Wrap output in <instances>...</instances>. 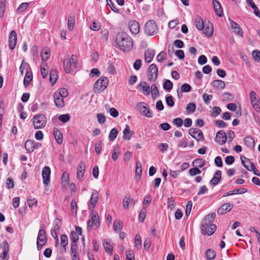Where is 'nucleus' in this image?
<instances>
[{"label": "nucleus", "instance_id": "nucleus-4", "mask_svg": "<svg viewBox=\"0 0 260 260\" xmlns=\"http://www.w3.org/2000/svg\"><path fill=\"white\" fill-rule=\"evenodd\" d=\"M109 83V80L107 77H101L95 83L94 85V91L98 92L105 90Z\"/></svg>", "mask_w": 260, "mask_h": 260}, {"label": "nucleus", "instance_id": "nucleus-13", "mask_svg": "<svg viewBox=\"0 0 260 260\" xmlns=\"http://www.w3.org/2000/svg\"><path fill=\"white\" fill-rule=\"evenodd\" d=\"M135 203V200L131 198L129 194H126L124 196L123 200L122 206L125 210H127L129 207L133 208Z\"/></svg>", "mask_w": 260, "mask_h": 260}, {"label": "nucleus", "instance_id": "nucleus-6", "mask_svg": "<svg viewBox=\"0 0 260 260\" xmlns=\"http://www.w3.org/2000/svg\"><path fill=\"white\" fill-rule=\"evenodd\" d=\"M91 217V219L87 222V229L88 231L92 230L94 225L96 228H99L100 226V218L96 211H92Z\"/></svg>", "mask_w": 260, "mask_h": 260}, {"label": "nucleus", "instance_id": "nucleus-55", "mask_svg": "<svg viewBox=\"0 0 260 260\" xmlns=\"http://www.w3.org/2000/svg\"><path fill=\"white\" fill-rule=\"evenodd\" d=\"M201 173V171L197 167L191 168L189 170V174L191 176H194L196 175Z\"/></svg>", "mask_w": 260, "mask_h": 260}, {"label": "nucleus", "instance_id": "nucleus-48", "mask_svg": "<svg viewBox=\"0 0 260 260\" xmlns=\"http://www.w3.org/2000/svg\"><path fill=\"white\" fill-rule=\"evenodd\" d=\"M151 93L153 98H154L159 95V91L157 87L155 84H153L151 85Z\"/></svg>", "mask_w": 260, "mask_h": 260}, {"label": "nucleus", "instance_id": "nucleus-29", "mask_svg": "<svg viewBox=\"0 0 260 260\" xmlns=\"http://www.w3.org/2000/svg\"><path fill=\"white\" fill-rule=\"evenodd\" d=\"M204 28V34L208 37H211L213 35L214 31L213 25L211 23H209L205 25Z\"/></svg>", "mask_w": 260, "mask_h": 260}, {"label": "nucleus", "instance_id": "nucleus-57", "mask_svg": "<svg viewBox=\"0 0 260 260\" xmlns=\"http://www.w3.org/2000/svg\"><path fill=\"white\" fill-rule=\"evenodd\" d=\"M196 109V105L194 103H190L187 104L186 110L191 113H193Z\"/></svg>", "mask_w": 260, "mask_h": 260}, {"label": "nucleus", "instance_id": "nucleus-24", "mask_svg": "<svg viewBox=\"0 0 260 260\" xmlns=\"http://www.w3.org/2000/svg\"><path fill=\"white\" fill-rule=\"evenodd\" d=\"M233 205L230 203L223 204L218 210L217 213L219 215H223L228 212L231 211L233 208Z\"/></svg>", "mask_w": 260, "mask_h": 260}, {"label": "nucleus", "instance_id": "nucleus-32", "mask_svg": "<svg viewBox=\"0 0 260 260\" xmlns=\"http://www.w3.org/2000/svg\"><path fill=\"white\" fill-rule=\"evenodd\" d=\"M25 148L28 152H33L35 148L34 142L30 140H27L25 143Z\"/></svg>", "mask_w": 260, "mask_h": 260}, {"label": "nucleus", "instance_id": "nucleus-23", "mask_svg": "<svg viewBox=\"0 0 260 260\" xmlns=\"http://www.w3.org/2000/svg\"><path fill=\"white\" fill-rule=\"evenodd\" d=\"M54 101L55 105L59 108H62L64 106L63 98L59 93H54Z\"/></svg>", "mask_w": 260, "mask_h": 260}, {"label": "nucleus", "instance_id": "nucleus-50", "mask_svg": "<svg viewBox=\"0 0 260 260\" xmlns=\"http://www.w3.org/2000/svg\"><path fill=\"white\" fill-rule=\"evenodd\" d=\"M173 83L169 80H166L164 84L163 88L166 90H170L173 88Z\"/></svg>", "mask_w": 260, "mask_h": 260}, {"label": "nucleus", "instance_id": "nucleus-12", "mask_svg": "<svg viewBox=\"0 0 260 260\" xmlns=\"http://www.w3.org/2000/svg\"><path fill=\"white\" fill-rule=\"evenodd\" d=\"M51 170L48 166H45L42 170V176L43 183L45 186H48L50 183Z\"/></svg>", "mask_w": 260, "mask_h": 260}, {"label": "nucleus", "instance_id": "nucleus-10", "mask_svg": "<svg viewBox=\"0 0 260 260\" xmlns=\"http://www.w3.org/2000/svg\"><path fill=\"white\" fill-rule=\"evenodd\" d=\"M158 76V69L154 64H151L148 69V79L149 81H155Z\"/></svg>", "mask_w": 260, "mask_h": 260}, {"label": "nucleus", "instance_id": "nucleus-7", "mask_svg": "<svg viewBox=\"0 0 260 260\" xmlns=\"http://www.w3.org/2000/svg\"><path fill=\"white\" fill-rule=\"evenodd\" d=\"M46 118L43 114L36 115L33 118V124L35 129H40L46 125Z\"/></svg>", "mask_w": 260, "mask_h": 260}, {"label": "nucleus", "instance_id": "nucleus-39", "mask_svg": "<svg viewBox=\"0 0 260 260\" xmlns=\"http://www.w3.org/2000/svg\"><path fill=\"white\" fill-rule=\"evenodd\" d=\"M50 55V51L48 48H44L43 49L41 52V58L43 60H47L49 58Z\"/></svg>", "mask_w": 260, "mask_h": 260}, {"label": "nucleus", "instance_id": "nucleus-36", "mask_svg": "<svg viewBox=\"0 0 260 260\" xmlns=\"http://www.w3.org/2000/svg\"><path fill=\"white\" fill-rule=\"evenodd\" d=\"M103 246L106 251L110 253H112L113 251V248L111 243V241L109 239L104 240Z\"/></svg>", "mask_w": 260, "mask_h": 260}, {"label": "nucleus", "instance_id": "nucleus-30", "mask_svg": "<svg viewBox=\"0 0 260 260\" xmlns=\"http://www.w3.org/2000/svg\"><path fill=\"white\" fill-rule=\"evenodd\" d=\"M212 2L216 14L218 16L221 17L223 15V13L220 4L217 0H213Z\"/></svg>", "mask_w": 260, "mask_h": 260}, {"label": "nucleus", "instance_id": "nucleus-20", "mask_svg": "<svg viewBox=\"0 0 260 260\" xmlns=\"http://www.w3.org/2000/svg\"><path fill=\"white\" fill-rule=\"evenodd\" d=\"M85 169V163L83 161H80L78 166L77 170V178L79 180H81L83 177Z\"/></svg>", "mask_w": 260, "mask_h": 260}, {"label": "nucleus", "instance_id": "nucleus-34", "mask_svg": "<svg viewBox=\"0 0 260 260\" xmlns=\"http://www.w3.org/2000/svg\"><path fill=\"white\" fill-rule=\"evenodd\" d=\"M123 138L124 139L129 140L132 136L133 134V133L130 131L129 126L128 125H126L125 129L123 132Z\"/></svg>", "mask_w": 260, "mask_h": 260}, {"label": "nucleus", "instance_id": "nucleus-25", "mask_svg": "<svg viewBox=\"0 0 260 260\" xmlns=\"http://www.w3.org/2000/svg\"><path fill=\"white\" fill-rule=\"evenodd\" d=\"M221 178V172L220 170H217L214 173L213 177L210 180V183L212 185H216L220 182Z\"/></svg>", "mask_w": 260, "mask_h": 260}, {"label": "nucleus", "instance_id": "nucleus-17", "mask_svg": "<svg viewBox=\"0 0 260 260\" xmlns=\"http://www.w3.org/2000/svg\"><path fill=\"white\" fill-rule=\"evenodd\" d=\"M99 200V193L98 191L94 190L92 191L90 203L88 205V209L89 210H93V208H94L96 203L98 202Z\"/></svg>", "mask_w": 260, "mask_h": 260}, {"label": "nucleus", "instance_id": "nucleus-28", "mask_svg": "<svg viewBox=\"0 0 260 260\" xmlns=\"http://www.w3.org/2000/svg\"><path fill=\"white\" fill-rule=\"evenodd\" d=\"M155 55V51L152 49H148L145 53V59L147 62H150L153 59Z\"/></svg>", "mask_w": 260, "mask_h": 260}, {"label": "nucleus", "instance_id": "nucleus-35", "mask_svg": "<svg viewBox=\"0 0 260 260\" xmlns=\"http://www.w3.org/2000/svg\"><path fill=\"white\" fill-rule=\"evenodd\" d=\"M57 72L55 69L52 68L49 75L50 81L53 85L56 82L57 79Z\"/></svg>", "mask_w": 260, "mask_h": 260}, {"label": "nucleus", "instance_id": "nucleus-19", "mask_svg": "<svg viewBox=\"0 0 260 260\" xmlns=\"http://www.w3.org/2000/svg\"><path fill=\"white\" fill-rule=\"evenodd\" d=\"M231 28L233 29L234 33L241 37H243V32L240 25L235 21L230 19Z\"/></svg>", "mask_w": 260, "mask_h": 260}, {"label": "nucleus", "instance_id": "nucleus-15", "mask_svg": "<svg viewBox=\"0 0 260 260\" xmlns=\"http://www.w3.org/2000/svg\"><path fill=\"white\" fill-rule=\"evenodd\" d=\"M215 217V214L214 213H211L206 215L204 219L202 221V226H203V230H205V227L207 228V226L210 224H213L212 223L214 218Z\"/></svg>", "mask_w": 260, "mask_h": 260}, {"label": "nucleus", "instance_id": "nucleus-8", "mask_svg": "<svg viewBox=\"0 0 260 260\" xmlns=\"http://www.w3.org/2000/svg\"><path fill=\"white\" fill-rule=\"evenodd\" d=\"M242 165L248 171H253V173L258 176H260L259 171L256 169L254 164L251 162L249 159L246 157H241Z\"/></svg>", "mask_w": 260, "mask_h": 260}, {"label": "nucleus", "instance_id": "nucleus-49", "mask_svg": "<svg viewBox=\"0 0 260 260\" xmlns=\"http://www.w3.org/2000/svg\"><path fill=\"white\" fill-rule=\"evenodd\" d=\"M19 69L21 75H23L25 70H26V71H28V70L29 69V65L28 63L25 62L23 60L21 64Z\"/></svg>", "mask_w": 260, "mask_h": 260}, {"label": "nucleus", "instance_id": "nucleus-47", "mask_svg": "<svg viewBox=\"0 0 260 260\" xmlns=\"http://www.w3.org/2000/svg\"><path fill=\"white\" fill-rule=\"evenodd\" d=\"M114 231H121L122 229V222L120 220H116L113 223Z\"/></svg>", "mask_w": 260, "mask_h": 260}, {"label": "nucleus", "instance_id": "nucleus-18", "mask_svg": "<svg viewBox=\"0 0 260 260\" xmlns=\"http://www.w3.org/2000/svg\"><path fill=\"white\" fill-rule=\"evenodd\" d=\"M17 34L15 30H12L9 36V47L13 50L15 48L17 43Z\"/></svg>", "mask_w": 260, "mask_h": 260}, {"label": "nucleus", "instance_id": "nucleus-62", "mask_svg": "<svg viewBox=\"0 0 260 260\" xmlns=\"http://www.w3.org/2000/svg\"><path fill=\"white\" fill-rule=\"evenodd\" d=\"M126 257L127 260H135L134 252L132 250H128L126 252Z\"/></svg>", "mask_w": 260, "mask_h": 260}, {"label": "nucleus", "instance_id": "nucleus-11", "mask_svg": "<svg viewBox=\"0 0 260 260\" xmlns=\"http://www.w3.org/2000/svg\"><path fill=\"white\" fill-rule=\"evenodd\" d=\"M250 103L254 110L257 111L260 109V101L258 98L254 91H251L249 93Z\"/></svg>", "mask_w": 260, "mask_h": 260}, {"label": "nucleus", "instance_id": "nucleus-59", "mask_svg": "<svg viewBox=\"0 0 260 260\" xmlns=\"http://www.w3.org/2000/svg\"><path fill=\"white\" fill-rule=\"evenodd\" d=\"M191 89V87L190 85L187 83H184L182 84L181 86V91L182 92H189Z\"/></svg>", "mask_w": 260, "mask_h": 260}, {"label": "nucleus", "instance_id": "nucleus-22", "mask_svg": "<svg viewBox=\"0 0 260 260\" xmlns=\"http://www.w3.org/2000/svg\"><path fill=\"white\" fill-rule=\"evenodd\" d=\"M129 28L132 34L137 35L140 31L139 23L135 20L131 21L129 22Z\"/></svg>", "mask_w": 260, "mask_h": 260}, {"label": "nucleus", "instance_id": "nucleus-38", "mask_svg": "<svg viewBox=\"0 0 260 260\" xmlns=\"http://www.w3.org/2000/svg\"><path fill=\"white\" fill-rule=\"evenodd\" d=\"M244 143L246 145L250 148H253L254 146V140L250 136L246 137L244 140Z\"/></svg>", "mask_w": 260, "mask_h": 260}, {"label": "nucleus", "instance_id": "nucleus-64", "mask_svg": "<svg viewBox=\"0 0 260 260\" xmlns=\"http://www.w3.org/2000/svg\"><path fill=\"white\" fill-rule=\"evenodd\" d=\"M252 55L255 61H259L260 60V51L258 50H254L252 52Z\"/></svg>", "mask_w": 260, "mask_h": 260}, {"label": "nucleus", "instance_id": "nucleus-33", "mask_svg": "<svg viewBox=\"0 0 260 260\" xmlns=\"http://www.w3.org/2000/svg\"><path fill=\"white\" fill-rule=\"evenodd\" d=\"M139 86L142 89L143 93L148 95L150 93V87L147 83L146 82H141L139 84Z\"/></svg>", "mask_w": 260, "mask_h": 260}, {"label": "nucleus", "instance_id": "nucleus-5", "mask_svg": "<svg viewBox=\"0 0 260 260\" xmlns=\"http://www.w3.org/2000/svg\"><path fill=\"white\" fill-rule=\"evenodd\" d=\"M47 242L46 233L44 230L40 229L37 239V247L38 251H40Z\"/></svg>", "mask_w": 260, "mask_h": 260}, {"label": "nucleus", "instance_id": "nucleus-1", "mask_svg": "<svg viewBox=\"0 0 260 260\" xmlns=\"http://www.w3.org/2000/svg\"><path fill=\"white\" fill-rule=\"evenodd\" d=\"M116 43L120 50L125 52L131 50L133 46V40L125 32H120L117 34Z\"/></svg>", "mask_w": 260, "mask_h": 260}, {"label": "nucleus", "instance_id": "nucleus-60", "mask_svg": "<svg viewBox=\"0 0 260 260\" xmlns=\"http://www.w3.org/2000/svg\"><path fill=\"white\" fill-rule=\"evenodd\" d=\"M53 225V229H54V231L59 230L61 225V221L58 218H56L54 220Z\"/></svg>", "mask_w": 260, "mask_h": 260}, {"label": "nucleus", "instance_id": "nucleus-27", "mask_svg": "<svg viewBox=\"0 0 260 260\" xmlns=\"http://www.w3.org/2000/svg\"><path fill=\"white\" fill-rule=\"evenodd\" d=\"M194 24L199 30H202L205 27V24L203 19L200 16H196L194 18Z\"/></svg>", "mask_w": 260, "mask_h": 260}, {"label": "nucleus", "instance_id": "nucleus-45", "mask_svg": "<svg viewBox=\"0 0 260 260\" xmlns=\"http://www.w3.org/2000/svg\"><path fill=\"white\" fill-rule=\"evenodd\" d=\"M118 134V131L117 129L113 128H112L109 135L108 138L110 141H113L117 137Z\"/></svg>", "mask_w": 260, "mask_h": 260}, {"label": "nucleus", "instance_id": "nucleus-51", "mask_svg": "<svg viewBox=\"0 0 260 260\" xmlns=\"http://www.w3.org/2000/svg\"><path fill=\"white\" fill-rule=\"evenodd\" d=\"M28 6L29 4L27 3H23L21 4L17 10V12L18 13H21L25 10H26L28 8Z\"/></svg>", "mask_w": 260, "mask_h": 260}, {"label": "nucleus", "instance_id": "nucleus-56", "mask_svg": "<svg viewBox=\"0 0 260 260\" xmlns=\"http://www.w3.org/2000/svg\"><path fill=\"white\" fill-rule=\"evenodd\" d=\"M60 244L65 247L68 244V237L66 235H61L60 236Z\"/></svg>", "mask_w": 260, "mask_h": 260}, {"label": "nucleus", "instance_id": "nucleus-52", "mask_svg": "<svg viewBox=\"0 0 260 260\" xmlns=\"http://www.w3.org/2000/svg\"><path fill=\"white\" fill-rule=\"evenodd\" d=\"M102 142L101 140H98L95 144V152L99 154L101 153L102 150Z\"/></svg>", "mask_w": 260, "mask_h": 260}, {"label": "nucleus", "instance_id": "nucleus-58", "mask_svg": "<svg viewBox=\"0 0 260 260\" xmlns=\"http://www.w3.org/2000/svg\"><path fill=\"white\" fill-rule=\"evenodd\" d=\"M58 119L60 121L63 123H66L69 121L70 119V116L69 114H62L59 116Z\"/></svg>", "mask_w": 260, "mask_h": 260}, {"label": "nucleus", "instance_id": "nucleus-61", "mask_svg": "<svg viewBox=\"0 0 260 260\" xmlns=\"http://www.w3.org/2000/svg\"><path fill=\"white\" fill-rule=\"evenodd\" d=\"M2 249L3 251L9 250V247L8 242L5 240L3 243H0V250Z\"/></svg>", "mask_w": 260, "mask_h": 260}, {"label": "nucleus", "instance_id": "nucleus-14", "mask_svg": "<svg viewBox=\"0 0 260 260\" xmlns=\"http://www.w3.org/2000/svg\"><path fill=\"white\" fill-rule=\"evenodd\" d=\"M189 134L198 141L204 139V136L202 132L198 128H191L189 129Z\"/></svg>", "mask_w": 260, "mask_h": 260}, {"label": "nucleus", "instance_id": "nucleus-41", "mask_svg": "<svg viewBox=\"0 0 260 260\" xmlns=\"http://www.w3.org/2000/svg\"><path fill=\"white\" fill-rule=\"evenodd\" d=\"M32 79V73L30 72L29 71H26L25 76L24 77V80H23V83L25 86H27L30 81Z\"/></svg>", "mask_w": 260, "mask_h": 260}, {"label": "nucleus", "instance_id": "nucleus-53", "mask_svg": "<svg viewBox=\"0 0 260 260\" xmlns=\"http://www.w3.org/2000/svg\"><path fill=\"white\" fill-rule=\"evenodd\" d=\"M69 180V177L68 174L65 172H63L61 175V181L63 185L65 186L66 184H68Z\"/></svg>", "mask_w": 260, "mask_h": 260}, {"label": "nucleus", "instance_id": "nucleus-16", "mask_svg": "<svg viewBox=\"0 0 260 260\" xmlns=\"http://www.w3.org/2000/svg\"><path fill=\"white\" fill-rule=\"evenodd\" d=\"M227 140V136L225 132L222 131H219L216 134L215 138V141L218 143L219 145H222L224 144Z\"/></svg>", "mask_w": 260, "mask_h": 260}, {"label": "nucleus", "instance_id": "nucleus-26", "mask_svg": "<svg viewBox=\"0 0 260 260\" xmlns=\"http://www.w3.org/2000/svg\"><path fill=\"white\" fill-rule=\"evenodd\" d=\"M53 135L56 142L59 144H62L63 141V136L61 132L57 128H54Z\"/></svg>", "mask_w": 260, "mask_h": 260}, {"label": "nucleus", "instance_id": "nucleus-2", "mask_svg": "<svg viewBox=\"0 0 260 260\" xmlns=\"http://www.w3.org/2000/svg\"><path fill=\"white\" fill-rule=\"evenodd\" d=\"M77 57L75 55H72L69 57V55L65 56V59L63 62V68L66 73L74 72L77 69Z\"/></svg>", "mask_w": 260, "mask_h": 260}, {"label": "nucleus", "instance_id": "nucleus-9", "mask_svg": "<svg viewBox=\"0 0 260 260\" xmlns=\"http://www.w3.org/2000/svg\"><path fill=\"white\" fill-rule=\"evenodd\" d=\"M137 109L147 117L153 116L152 111L149 108V106L145 103L141 102L137 105Z\"/></svg>", "mask_w": 260, "mask_h": 260}, {"label": "nucleus", "instance_id": "nucleus-46", "mask_svg": "<svg viewBox=\"0 0 260 260\" xmlns=\"http://www.w3.org/2000/svg\"><path fill=\"white\" fill-rule=\"evenodd\" d=\"M119 154V147L118 145H116L114 146L112 154V157L114 160H117Z\"/></svg>", "mask_w": 260, "mask_h": 260}, {"label": "nucleus", "instance_id": "nucleus-42", "mask_svg": "<svg viewBox=\"0 0 260 260\" xmlns=\"http://www.w3.org/2000/svg\"><path fill=\"white\" fill-rule=\"evenodd\" d=\"M216 256L215 252L211 249H208L206 252V257L208 260L213 259Z\"/></svg>", "mask_w": 260, "mask_h": 260}, {"label": "nucleus", "instance_id": "nucleus-31", "mask_svg": "<svg viewBox=\"0 0 260 260\" xmlns=\"http://www.w3.org/2000/svg\"><path fill=\"white\" fill-rule=\"evenodd\" d=\"M211 85L213 87L215 88L221 89H224L225 86V83L223 81L220 80H214L212 82Z\"/></svg>", "mask_w": 260, "mask_h": 260}, {"label": "nucleus", "instance_id": "nucleus-63", "mask_svg": "<svg viewBox=\"0 0 260 260\" xmlns=\"http://www.w3.org/2000/svg\"><path fill=\"white\" fill-rule=\"evenodd\" d=\"M168 206L171 209H173L175 206V200L173 197L169 198L167 202Z\"/></svg>", "mask_w": 260, "mask_h": 260}, {"label": "nucleus", "instance_id": "nucleus-44", "mask_svg": "<svg viewBox=\"0 0 260 260\" xmlns=\"http://www.w3.org/2000/svg\"><path fill=\"white\" fill-rule=\"evenodd\" d=\"M7 0H1L0 1V17L3 18L4 16L6 4Z\"/></svg>", "mask_w": 260, "mask_h": 260}, {"label": "nucleus", "instance_id": "nucleus-21", "mask_svg": "<svg viewBox=\"0 0 260 260\" xmlns=\"http://www.w3.org/2000/svg\"><path fill=\"white\" fill-rule=\"evenodd\" d=\"M205 230H203V226H201L202 234L204 235H207L208 236L212 235L216 230V226L215 224H210L205 227Z\"/></svg>", "mask_w": 260, "mask_h": 260}, {"label": "nucleus", "instance_id": "nucleus-54", "mask_svg": "<svg viewBox=\"0 0 260 260\" xmlns=\"http://www.w3.org/2000/svg\"><path fill=\"white\" fill-rule=\"evenodd\" d=\"M212 94H207V93H204L203 94V100L205 104L208 105L210 101L212 100Z\"/></svg>", "mask_w": 260, "mask_h": 260}, {"label": "nucleus", "instance_id": "nucleus-37", "mask_svg": "<svg viewBox=\"0 0 260 260\" xmlns=\"http://www.w3.org/2000/svg\"><path fill=\"white\" fill-rule=\"evenodd\" d=\"M206 165L205 159L202 158L196 159L192 162V165L197 168H202Z\"/></svg>", "mask_w": 260, "mask_h": 260}, {"label": "nucleus", "instance_id": "nucleus-3", "mask_svg": "<svg viewBox=\"0 0 260 260\" xmlns=\"http://www.w3.org/2000/svg\"><path fill=\"white\" fill-rule=\"evenodd\" d=\"M145 32L148 36H154L158 32V27L152 20L148 21L145 25Z\"/></svg>", "mask_w": 260, "mask_h": 260}, {"label": "nucleus", "instance_id": "nucleus-43", "mask_svg": "<svg viewBox=\"0 0 260 260\" xmlns=\"http://www.w3.org/2000/svg\"><path fill=\"white\" fill-rule=\"evenodd\" d=\"M141 238L139 235L137 234L135 239V247L137 250H139L141 249Z\"/></svg>", "mask_w": 260, "mask_h": 260}, {"label": "nucleus", "instance_id": "nucleus-40", "mask_svg": "<svg viewBox=\"0 0 260 260\" xmlns=\"http://www.w3.org/2000/svg\"><path fill=\"white\" fill-rule=\"evenodd\" d=\"M74 23H75V16L74 15H70V16L68 17V27L70 30H72L74 26Z\"/></svg>", "mask_w": 260, "mask_h": 260}]
</instances>
